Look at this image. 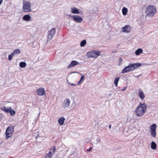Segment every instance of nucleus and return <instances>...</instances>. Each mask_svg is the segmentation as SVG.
<instances>
[{
	"instance_id": "29",
	"label": "nucleus",
	"mask_w": 158,
	"mask_h": 158,
	"mask_svg": "<svg viewBox=\"0 0 158 158\" xmlns=\"http://www.w3.org/2000/svg\"><path fill=\"white\" fill-rule=\"evenodd\" d=\"M9 113L12 115H14L15 114V112L12 109V108L10 109Z\"/></svg>"
},
{
	"instance_id": "23",
	"label": "nucleus",
	"mask_w": 158,
	"mask_h": 158,
	"mask_svg": "<svg viewBox=\"0 0 158 158\" xmlns=\"http://www.w3.org/2000/svg\"><path fill=\"white\" fill-rule=\"evenodd\" d=\"M26 66V64L25 62H21L19 63V66L21 68H24Z\"/></svg>"
},
{
	"instance_id": "9",
	"label": "nucleus",
	"mask_w": 158,
	"mask_h": 158,
	"mask_svg": "<svg viewBox=\"0 0 158 158\" xmlns=\"http://www.w3.org/2000/svg\"><path fill=\"white\" fill-rule=\"evenodd\" d=\"M122 30L123 32L129 33L131 30V27L129 25H126L122 28Z\"/></svg>"
},
{
	"instance_id": "3",
	"label": "nucleus",
	"mask_w": 158,
	"mask_h": 158,
	"mask_svg": "<svg viewBox=\"0 0 158 158\" xmlns=\"http://www.w3.org/2000/svg\"><path fill=\"white\" fill-rule=\"evenodd\" d=\"M156 7L153 5H149L147 8L146 11L147 16H152L156 12Z\"/></svg>"
},
{
	"instance_id": "26",
	"label": "nucleus",
	"mask_w": 158,
	"mask_h": 158,
	"mask_svg": "<svg viewBox=\"0 0 158 158\" xmlns=\"http://www.w3.org/2000/svg\"><path fill=\"white\" fill-rule=\"evenodd\" d=\"M119 79V77H116L115 78L114 81V83L116 86H117L118 83Z\"/></svg>"
},
{
	"instance_id": "24",
	"label": "nucleus",
	"mask_w": 158,
	"mask_h": 158,
	"mask_svg": "<svg viewBox=\"0 0 158 158\" xmlns=\"http://www.w3.org/2000/svg\"><path fill=\"white\" fill-rule=\"evenodd\" d=\"M127 12V9L126 7H124L122 9V13L123 15H126Z\"/></svg>"
},
{
	"instance_id": "7",
	"label": "nucleus",
	"mask_w": 158,
	"mask_h": 158,
	"mask_svg": "<svg viewBox=\"0 0 158 158\" xmlns=\"http://www.w3.org/2000/svg\"><path fill=\"white\" fill-rule=\"evenodd\" d=\"M56 150L55 147L52 146L49 150V152L45 155V158H51L52 156L55 152Z\"/></svg>"
},
{
	"instance_id": "16",
	"label": "nucleus",
	"mask_w": 158,
	"mask_h": 158,
	"mask_svg": "<svg viewBox=\"0 0 158 158\" xmlns=\"http://www.w3.org/2000/svg\"><path fill=\"white\" fill-rule=\"evenodd\" d=\"M31 19V17L29 15H26L23 18V19L24 20L27 21H29Z\"/></svg>"
},
{
	"instance_id": "12",
	"label": "nucleus",
	"mask_w": 158,
	"mask_h": 158,
	"mask_svg": "<svg viewBox=\"0 0 158 158\" xmlns=\"http://www.w3.org/2000/svg\"><path fill=\"white\" fill-rule=\"evenodd\" d=\"M78 64H79V63L76 60H73L70 64L68 65L67 67L68 69H70Z\"/></svg>"
},
{
	"instance_id": "13",
	"label": "nucleus",
	"mask_w": 158,
	"mask_h": 158,
	"mask_svg": "<svg viewBox=\"0 0 158 158\" xmlns=\"http://www.w3.org/2000/svg\"><path fill=\"white\" fill-rule=\"evenodd\" d=\"M139 95L141 99L143 100L145 97V95L143 91L140 89H138Z\"/></svg>"
},
{
	"instance_id": "34",
	"label": "nucleus",
	"mask_w": 158,
	"mask_h": 158,
	"mask_svg": "<svg viewBox=\"0 0 158 158\" xmlns=\"http://www.w3.org/2000/svg\"><path fill=\"white\" fill-rule=\"evenodd\" d=\"M111 125L110 124L109 126V129H110L111 128Z\"/></svg>"
},
{
	"instance_id": "27",
	"label": "nucleus",
	"mask_w": 158,
	"mask_h": 158,
	"mask_svg": "<svg viewBox=\"0 0 158 158\" xmlns=\"http://www.w3.org/2000/svg\"><path fill=\"white\" fill-rule=\"evenodd\" d=\"M86 40H84L82 41L80 45L81 47H83L86 44Z\"/></svg>"
},
{
	"instance_id": "18",
	"label": "nucleus",
	"mask_w": 158,
	"mask_h": 158,
	"mask_svg": "<svg viewBox=\"0 0 158 158\" xmlns=\"http://www.w3.org/2000/svg\"><path fill=\"white\" fill-rule=\"evenodd\" d=\"M11 108V107H6L4 106L1 108V110L2 111H4L6 112L9 113L10 112V110Z\"/></svg>"
},
{
	"instance_id": "2",
	"label": "nucleus",
	"mask_w": 158,
	"mask_h": 158,
	"mask_svg": "<svg viewBox=\"0 0 158 158\" xmlns=\"http://www.w3.org/2000/svg\"><path fill=\"white\" fill-rule=\"evenodd\" d=\"M141 65V64H133L129 65L128 66L124 68L122 70L121 73H124L128 72L133 71Z\"/></svg>"
},
{
	"instance_id": "32",
	"label": "nucleus",
	"mask_w": 158,
	"mask_h": 158,
	"mask_svg": "<svg viewBox=\"0 0 158 158\" xmlns=\"http://www.w3.org/2000/svg\"><path fill=\"white\" fill-rule=\"evenodd\" d=\"M2 1H3V0H0V6L2 3Z\"/></svg>"
},
{
	"instance_id": "20",
	"label": "nucleus",
	"mask_w": 158,
	"mask_h": 158,
	"mask_svg": "<svg viewBox=\"0 0 158 158\" xmlns=\"http://www.w3.org/2000/svg\"><path fill=\"white\" fill-rule=\"evenodd\" d=\"M20 52V50L19 49H17L15 50L12 53L15 55V54H19Z\"/></svg>"
},
{
	"instance_id": "4",
	"label": "nucleus",
	"mask_w": 158,
	"mask_h": 158,
	"mask_svg": "<svg viewBox=\"0 0 158 158\" xmlns=\"http://www.w3.org/2000/svg\"><path fill=\"white\" fill-rule=\"evenodd\" d=\"M23 10L25 12H28L31 11V5L30 2L25 0L23 1Z\"/></svg>"
},
{
	"instance_id": "11",
	"label": "nucleus",
	"mask_w": 158,
	"mask_h": 158,
	"mask_svg": "<svg viewBox=\"0 0 158 158\" xmlns=\"http://www.w3.org/2000/svg\"><path fill=\"white\" fill-rule=\"evenodd\" d=\"M36 94L39 96H43L45 93L44 89L43 88H40L36 91Z\"/></svg>"
},
{
	"instance_id": "10",
	"label": "nucleus",
	"mask_w": 158,
	"mask_h": 158,
	"mask_svg": "<svg viewBox=\"0 0 158 158\" xmlns=\"http://www.w3.org/2000/svg\"><path fill=\"white\" fill-rule=\"evenodd\" d=\"M72 18L74 21L78 23H81L83 20L82 18L78 15H73L72 16Z\"/></svg>"
},
{
	"instance_id": "19",
	"label": "nucleus",
	"mask_w": 158,
	"mask_h": 158,
	"mask_svg": "<svg viewBox=\"0 0 158 158\" xmlns=\"http://www.w3.org/2000/svg\"><path fill=\"white\" fill-rule=\"evenodd\" d=\"M143 51L142 49L138 48L135 52V54L136 56L139 55L143 53Z\"/></svg>"
},
{
	"instance_id": "33",
	"label": "nucleus",
	"mask_w": 158,
	"mask_h": 158,
	"mask_svg": "<svg viewBox=\"0 0 158 158\" xmlns=\"http://www.w3.org/2000/svg\"><path fill=\"white\" fill-rule=\"evenodd\" d=\"M76 85V84H71V85Z\"/></svg>"
},
{
	"instance_id": "30",
	"label": "nucleus",
	"mask_w": 158,
	"mask_h": 158,
	"mask_svg": "<svg viewBox=\"0 0 158 158\" xmlns=\"http://www.w3.org/2000/svg\"><path fill=\"white\" fill-rule=\"evenodd\" d=\"M14 55L12 53L10 55L8 56V59L9 60H11L12 58L13 57Z\"/></svg>"
},
{
	"instance_id": "14",
	"label": "nucleus",
	"mask_w": 158,
	"mask_h": 158,
	"mask_svg": "<svg viewBox=\"0 0 158 158\" xmlns=\"http://www.w3.org/2000/svg\"><path fill=\"white\" fill-rule=\"evenodd\" d=\"M71 12L73 14H78L80 13L79 11L76 7H73L71 8Z\"/></svg>"
},
{
	"instance_id": "31",
	"label": "nucleus",
	"mask_w": 158,
	"mask_h": 158,
	"mask_svg": "<svg viewBox=\"0 0 158 158\" xmlns=\"http://www.w3.org/2000/svg\"><path fill=\"white\" fill-rule=\"evenodd\" d=\"M93 149L91 147H90L89 149H87V151H91L92 149Z\"/></svg>"
},
{
	"instance_id": "21",
	"label": "nucleus",
	"mask_w": 158,
	"mask_h": 158,
	"mask_svg": "<svg viewBox=\"0 0 158 158\" xmlns=\"http://www.w3.org/2000/svg\"><path fill=\"white\" fill-rule=\"evenodd\" d=\"M156 124H152L150 127L151 131L156 130Z\"/></svg>"
},
{
	"instance_id": "22",
	"label": "nucleus",
	"mask_w": 158,
	"mask_h": 158,
	"mask_svg": "<svg viewBox=\"0 0 158 158\" xmlns=\"http://www.w3.org/2000/svg\"><path fill=\"white\" fill-rule=\"evenodd\" d=\"M156 144L154 142H152L151 143V148L153 149H155L156 148Z\"/></svg>"
},
{
	"instance_id": "8",
	"label": "nucleus",
	"mask_w": 158,
	"mask_h": 158,
	"mask_svg": "<svg viewBox=\"0 0 158 158\" xmlns=\"http://www.w3.org/2000/svg\"><path fill=\"white\" fill-rule=\"evenodd\" d=\"M56 28H53L49 31V33L48 35V41H50L53 38V36L55 34L56 32Z\"/></svg>"
},
{
	"instance_id": "15",
	"label": "nucleus",
	"mask_w": 158,
	"mask_h": 158,
	"mask_svg": "<svg viewBox=\"0 0 158 158\" xmlns=\"http://www.w3.org/2000/svg\"><path fill=\"white\" fill-rule=\"evenodd\" d=\"M65 120V119L64 117H61L60 118L58 121L59 123L61 126L63 125Z\"/></svg>"
},
{
	"instance_id": "5",
	"label": "nucleus",
	"mask_w": 158,
	"mask_h": 158,
	"mask_svg": "<svg viewBox=\"0 0 158 158\" xmlns=\"http://www.w3.org/2000/svg\"><path fill=\"white\" fill-rule=\"evenodd\" d=\"M100 55V52L97 51L88 52L87 53V56L89 58H96Z\"/></svg>"
},
{
	"instance_id": "17",
	"label": "nucleus",
	"mask_w": 158,
	"mask_h": 158,
	"mask_svg": "<svg viewBox=\"0 0 158 158\" xmlns=\"http://www.w3.org/2000/svg\"><path fill=\"white\" fill-rule=\"evenodd\" d=\"M64 102L65 105V107H68L70 105V101L69 99L66 98V99L64 100Z\"/></svg>"
},
{
	"instance_id": "35",
	"label": "nucleus",
	"mask_w": 158,
	"mask_h": 158,
	"mask_svg": "<svg viewBox=\"0 0 158 158\" xmlns=\"http://www.w3.org/2000/svg\"><path fill=\"white\" fill-rule=\"evenodd\" d=\"M119 59V60H121V61L122 60V59L121 58H120Z\"/></svg>"
},
{
	"instance_id": "1",
	"label": "nucleus",
	"mask_w": 158,
	"mask_h": 158,
	"mask_svg": "<svg viewBox=\"0 0 158 158\" xmlns=\"http://www.w3.org/2000/svg\"><path fill=\"white\" fill-rule=\"evenodd\" d=\"M147 107V105L145 103H140L135 110V114L138 117L143 116L146 110Z\"/></svg>"
},
{
	"instance_id": "25",
	"label": "nucleus",
	"mask_w": 158,
	"mask_h": 158,
	"mask_svg": "<svg viewBox=\"0 0 158 158\" xmlns=\"http://www.w3.org/2000/svg\"><path fill=\"white\" fill-rule=\"evenodd\" d=\"M151 135L154 137H155L156 136V130L151 131Z\"/></svg>"
},
{
	"instance_id": "6",
	"label": "nucleus",
	"mask_w": 158,
	"mask_h": 158,
	"mask_svg": "<svg viewBox=\"0 0 158 158\" xmlns=\"http://www.w3.org/2000/svg\"><path fill=\"white\" fill-rule=\"evenodd\" d=\"M14 127L13 126H9L6 129V137L7 139H8L11 136L12 134L14 132Z\"/></svg>"
},
{
	"instance_id": "28",
	"label": "nucleus",
	"mask_w": 158,
	"mask_h": 158,
	"mask_svg": "<svg viewBox=\"0 0 158 158\" xmlns=\"http://www.w3.org/2000/svg\"><path fill=\"white\" fill-rule=\"evenodd\" d=\"M85 77V76L84 75L81 76L80 80L78 82V85H79L80 83H81V82L84 79Z\"/></svg>"
}]
</instances>
